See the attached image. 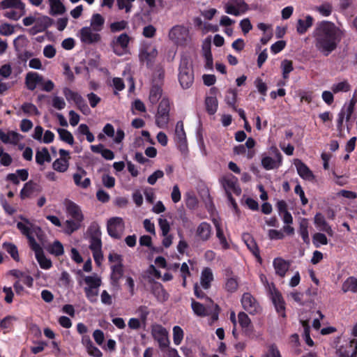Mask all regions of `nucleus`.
<instances>
[{
	"label": "nucleus",
	"mask_w": 357,
	"mask_h": 357,
	"mask_svg": "<svg viewBox=\"0 0 357 357\" xmlns=\"http://www.w3.org/2000/svg\"><path fill=\"white\" fill-rule=\"evenodd\" d=\"M312 36L316 50L328 56L338 47L344 36V30L332 22L322 21L317 24Z\"/></svg>",
	"instance_id": "nucleus-1"
},
{
	"label": "nucleus",
	"mask_w": 357,
	"mask_h": 357,
	"mask_svg": "<svg viewBox=\"0 0 357 357\" xmlns=\"http://www.w3.org/2000/svg\"><path fill=\"white\" fill-rule=\"evenodd\" d=\"M21 219L23 222H17V229L27 237L29 246L34 251L36 258L40 268L45 270L50 269L52 266V263L50 259H47L44 255L43 248L33 237V234H38L40 232V229L38 227L34 226L29 220L22 217H21Z\"/></svg>",
	"instance_id": "nucleus-2"
},
{
	"label": "nucleus",
	"mask_w": 357,
	"mask_h": 357,
	"mask_svg": "<svg viewBox=\"0 0 357 357\" xmlns=\"http://www.w3.org/2000/svg\"><path fill=\"white\" fill-rule=\"evenodd\" d=\"M178 81L184 89H189L194 81L192 60L188 55H183L178 68Z\"/></svg>",
	"instance_id": "nucleus-3"
},
{
	"label": "nucleus",
	"mask_w": 357,
	"mask_h": 357,
	"mask_svg": "<svg viewBox=\"0 0 357 357\" xmlns=\"http://www.w3.org/2000/svg\"><path fill=\"white\" fill-rule=\"evenodd\" d=\"M213 273L211 268L208 267L203 268L200 275V284H199L196 283L194 285V293L197 298H205L206 300L212 303V300L206 296L205 293L201 289V288L205 290L208 289L211 286V282L213 281Z\"/></svg>",
	"instance_id": "nucleus-4"
},
{
	"label": "nucleus",
	"mask_w": 357,
	"mask_h": 357,
	"mask_svg": "<svg viewBox=\"0 0 357 357\" xmlns=\"http://www.w3.org/2000/svg\"><path fill=\"white\" fill-rule=\"evenodd\" d=\"M171 102L169 98L163 97L159 103L157 112L155 116V125L162 129L167 128L169 122V112Z\"/></svg>",
	"instance_id": "nucleus-5"
},
{
	"label": "nucleus",
	"mask_w": 357,
	"mask_h": 357,
	"mask_svg": "<svg viewBox=\"0 0 357 357\" xmlns=\"http://www.w3.org/2000/svg\"><path fill=\"white\" fill-rule=\"evenodd\" d=\"M84 281L86 284V287L84 288L86 298L91 303L96 302L99 287L102 283L100 278L98 275L93 274L92 275L86 276L84 278Z\"/></svg>",
	"instance_id": "nucleus-6"
},
{
	"label": "nucleus",
	"mask_w": 357,
	"mask_h": 357,
	"mask_svg": "<svg viewBox=\"0 0 357 357\" xmlns=\"http://www.w3.org/2000/svg\"><path fill=\"white\" fill-rule=\"evenodd\" d=\"M169 38L178 45H185L190 40L189 29L183 25L174 26L169 32Z\"/></svg>",
	"instance_id": "nucleus-7"
},
{
	"label": "nucleus",
	"mask_w": 357,
	"mask_h": 357,
	"mask_svg": "<svg viewBox=\"0 0 357 357\" xmlns=\"http://www.w3.org/2000/svg\"><path fill=\"white\" fill-rule=\"evenodd\" d=\"M108 234L113 238H121L125 230V222L121 217H112L107 222Z\"/></svg>",
	"instance_id": "nucleus-8"
},
{
	"label": "nucleus",
	"mask_w": 357,
	"mask_h": 357,
	"mask_svg": "<svg viewBox=\"0 0 357 357\" xmlns=\"http://www.w3.org/2000/svg\"><path fill=\"white\" fill-rule=\"evenodd\" d=\"M130 40V36L126 33L114 37L110 43L114 53L118 56H123L128 53Z\"/></svg>",
	"instance_id": "nucleus-9"
},
{
	"label": "nucleus",
	"mask_w": 357,
	"mask_h": 357,
	"mask_svg": "<svg viewBox=\"0 0 357 357\" xmlns=\"http://www.w3.org/2000/svg\"><path fill=\"white\" fill-rule=\"evenodd\" d=\"M274 156H270L266 153L261 155V164L263 168L267 171L278 169L282 163V155L279 151L274 149Z\"/></svg>",
	"instance_id": "nucleus-10"
},
{
	"label": "nucleus",
	"mask_w": 357,
	"mask_h": 357,
	"mask_svg": "<svg viewBox=\"0 0 357 357\" xmlns=\"http://www.w3.org/2000/svg\"><path fill=\"white\" fill-rule=\"evenodd\" d=\"M151 335L155 340L158 342L161 349H164L169 347V333L165 328L160 324H153L151 326Z\"/></svg>",
	"instance_id": "nucleus-11"
},
{
	"label": "nucleus",
	"mask_w": 357,
	"mask_h": 357,
	"mask_svg": "<svg viewBox=\"0 0 357 357\" xmlns=\"http://www.w3.org/2000/svg\"><path fill=\"white\" fill-rule=\"evenodd\" d=\"M158 55L156 47L149 43H144L139 48V59L142 63L150 65Z\"/></svg>",
	"instance_id": "nucleus-12"
},
{
	"label": "nucleus",
	"mask_w": 357,
	"mask_h": 357,
	"mask_svg": "<svg viewBox=\"0 0 357 357\" xmlns=\"http://www.w3.org/2000/svg\"><path fill=\"white\" fill-rule=\"evenodd\" d=\"M224 8L226 13L238 16L248 10V5L244 0H228Z\"/></svg>",
	"instance_id": "nucleus-13"
},
{
	"label": "nucleus",
	"mask_w": 357,
	"mask_h": 357,
	"mask_svg": "<svg viewBox=\"0 0 357 357\" xmlns=\"http://www.w3.org/2000/svg\"><path fill=\"white\" fill-rule=\"evenodd\" d=\"M241 304L243 309L250 314H257L261 311L259 303L249 293L243 294L241 298Z\"/></svg>",
	"instance_id": "nucleus-14"
},
{
	"label": "nucleus",
	"mask_w": 357,
	"mask_h": 357,
	"mask_svg": "<svg viewBox=\"0 0 357 357\" xmlns=\"http://www.w3.org/2000/svg\"><path fill=\"white\" fill-rule=\"evenodd\" d=\"M222 185L227 196H229V194L231 195V192L236 195H240L241 193V189L238 185V178L232 174L225 176L222 178Z\"/></svg>",
	"instance_id": "nucleus-15"
},
{
	"label": "nucleus",
	"mask_w": 357,
	"mask_h": 357,
	"mask_svg": "<svg viewBox=\"0 0 357 357\" xmlns=\"http://www.w3.org/2000/svg\"><path fill=\"white\" fill-rule=\"evenodd\" d=\"M98 32V31H93V29L91 27L84 26L80 29L78 36L82 43L91 44L100 40V36Z\"/></svg>",
	"instance_id": "nucleus-16"
},
{
	"label": "nucleus",
	"mask_w": 357,
	"mask_h": 357,
	"mask_svg": "<svg viewBox=\"0 0 357 357\" xmlns=\"http://www.w3.org/2000/svg\"><path fill=\"white\" fill-rule=\"evenodd\" d=\"M340 357H356L357 354V340L352 339L340 346L337 349Z\"/></svg>",
	"instance_id": "nucleus-17"
},
{
	"label": "nucleus",
	"mask_w": 357,
	"mask_h": 357,
	"mask_svg": "<svg viewBox=\"0 0 357 357\" xmlns=\"http://www.w3.org/2000/svg\"><path fill=\"white\" fill-rule=\"evenodd\" d=\"M23 139V136L13 130L3 131L0 129V139L6 144L15 146Z\"/></svg>",
	"instance_id": "nucleus-18"
},
{
	"label": "nucleus",
	"mask_w": 357,
	"mask_h": 357,
	"mask_svg": "<svg viewBox=\"0 0 357 357\" xmlns=\"http://www.w3.org/2000/svg\"><path fill=\"white\" fill-rule=\"evenodd\" d=\"M52 22V19L47 16H42L36 18L35 24L30 29L29 31L33 35L43 32L51 26Z\"/></svg>",
	"instance_id": "nucleus-19"
},
{
	"label": "nucleus",
	"mask_w": 357,
	"mask_h": 357,
	"mask_svg": "<svg viewBox=\"0 0 357 357\" xmlns=\"http://www.w3.org/2000/svg\"><path fill=\"white\" fill-rule=\"evenodd\" d=\"M294 164L298 175L304 180L313 181L314 176L308 167L299 159H294Z\"/></svg>",
	"instance_id": "nucleus-20"
},
{
	"label": "nucleus",
	"mask_w": 357,
	"mask_h": 357,
	"mask_svg": "<svg viewBox=\"0 0 357 357\" xmlns=\"http://www.w3.org/2000/svg\"><path fill=\"white\" fill-rule=\"evenodd\" d=\"M66 212L72 219L82 222L84 215L82 214L80 207L75 203L71 201H67L66 203Z\"/></svg>",
	"instance_id": "nucleus-21"
},
{
	"label": "nucleus",
	"mask_w": 357,
	"mask_h": 357,
	"mask_svg": "<svg viewBox=\"0 0 357 357\" xmlns=\"http://www.w3.org/2000/svg\"><path fill=\"white\" fill-rule=\"evenodd\" d=\"M174 139L178 144L181 149L186 148V135L183 128V123L179 121L176 124Z\"/></svg>",
	"instance_id": "nucleus-22"
},
{
	"label": "nucleus",
	"mask_w": 357,
	"mask_h": 357,
	"mask_svg": "<svg viewBox=\"0 0 357 357\" xmlns=\"http://www.w3.org/2000/svg\"><path fill=\"white\" fill-rule=\"evenodd\" d=\"M86 172L83 169H79L77 172L75 173L73 176L75 184L81 188L86 189L91 185V180L89 178L85 177Z\"/></svg>",
	"instance_id": "nucleus-23"
},
{
	"label": "nucleus",
	"mask_w": 357,
	"mask_h": 357,
	"mask_svg": "<svg viewBox=\"0 0 357 357\" xmlns=\"http://www.w3.org/2000/svg\"><path fill=\"white\" fill-rule=\"evenodd\" d=\"M271 295L272 301L275 305L276 311L282 317H285L284 302L283 301V298H282L280 293L275 289H273V290H271Z\"/></svg>",
	"instance_id": "nucleus-24"
},
{
	"label": "nucleus",
	"mask_w": 357,
	"mask_h": 357,
	"mask_svg": "<svg viewBox=\"0 0 357 357\" xmlns=\"http://www.w3.org/2000/svg\"><path fill=\"white\" fill-rule=\"evenodd\" d=\"M81 342L85 347L89 355L93 357H102V353L93 344L89 335L82 336Z\"/></svg>",
	"instance_id": "nucleus-25"
},
{
	"label": "nucleus",
	"mask_w": 357,
	"mask_h": 357,
	"mask_svg": "<svg viewBox=\"0 0 357 357\" xmlns=\"http://www.w3.org/2000/svg\"><path fill=\"white\" fill-rule=\"evenodd\" d=\"M273 266L275 274L281 278H284L289 268L290 264L281 257H277L273 259Z\"/></svg>",
	"instance_id": "nucleus-26"
},
{
	"label": "nucleus",
	"mask_w": 357,
	"mask_h": 357,
	"mask_svg": "<svg viewBox=\"0 0 357 357\" xmlns=\"http://www.w3.org/2000/svg\"><path fill=\"white\" fill-rule=\"evenodd\" d=\"M314 225L316 227L326 232L328 236H333V231L329 224L326 221L324 216L321 213H317L314 216Z\"/></svg>",
	"instance_id": "nucleus-27"
},
{
	"label": "nucleus",
	"mask_w": 357,
	"mask_h": 357,
	"mask_svg": "<svg viewBox=\"0 0 357 357\" xmlns=\"http://www.w3.org/2000/svg\"><path fill=\"white\" fill-rule=\"evenodd\" d=\"M43 82V77L38 73L30 72L26 75L25 83L28 89L33 91Z\"/></svg>",
	"instance_id": "nucleus-28"
},
{
	"label": "nucleus",
	"mask_w": 357,
	"mask_h": 357,
	"mask_svg": "<svg viewBox=\"0 0 357 357\" xmlns=\"http://www.w3.org/2000/svg\"><path fill=\"white\" fill-rule=\"evenodd\" d=\"M63 92L66 99L73 100L79 108L84 107L86 109H87V105L80 94L68 89H65Z\"/></svg>",
	"instance_id": "nucleus-29"
},
{
	"label": "nucleus",
	"mask_w": 357,
	"mask_h": 357,
	"mask_svg": "<svg viewBox=\"0 0 357 357\" xmlns=\"http://www.w3.org/2000/svg\"><path fill=\"white\" fill-rule=\"evenodd\" d=\"M196 234L200 240L208 241L211 236V225L206 222H201L197 228Z\"/></svg>",
	"instance_id": "nucleus-30"
},
{
	"label": "nucleus",
	"mask_w": 357,
	"mask_h": 357,
	"mask_svg": "<svg viewBox=\"0 0 357 357\" xmlns=\"http://www.w3.org/2000/svg\"><path fill=\"white\" fill-rule=\"evenodd\" d=\"M227 278L225 283V289L227 291L233 293L238 289V281L237 277L233 275L232 272L227 271Z\"/></svg>",
	"instance_id": "nucleus-31"
},
{
	"label": "nucleus",
	"mask_w": 357,
	"mask_h": 357,
	"mask_svg": "<svg viewBox=\"0 0 357 357\" xmlns=\"http://www.w3.org/2000/svg\"><path fill=\"white\" fill-rule=\"evenodd\" d=\"M313 18L307 15L305 20L299 19L297 22L296 31L299 34H304L313 24Z\"/></svg>",
	"instance_id": "nucleus-32"
},
{
	"label": "nucleus",
	"mask_w": 357,
	"mask_h": 357,
	"mask_svg": "<svg viewBox=\"0 0 357 357\" xmlns=\"http://www.w3.org/2000/svg\"><path fill=\"white\" fill-rule=\"evenodd\" d=\"M243 239L251 252L258 258L259 260H261L259 248L252 237L248 234H245L243 236Z\"/></svg>",
	"instance_id": "nucleus-33"
},
{
	"label": "nucleus",
	"mask_w": 357,
	"mask_h": 357,
	"mask_svg": "<svg viewBox=\"0 0 357 357\" xmlns=\"http://www.w3.org/2000/svg\"><path fill=\"white\" fill-rule=\"evenodd\" d=\"M81 222L70 219L67 220L62 225L63 231L67 234H71L81 227Z\"/></svg>",
	"instance_id": "nucleus-34"
},
{
	"label": "nucleus",
	"mask_w": 357,
	"mask_h": 357,
	"mask_svg": "<svg viewBox=\"0 0 357 357\" xmlns=\"http://www.w3.org/2000/svg\"><path fill=\"white\" fill-rule=\"evenodd\" d=\"M238 321L245 332L252 331L251 320L248 314L243 312H241L238 314Z\"/></svg>",
	"instance_id": "nucleus-35"
},
{
	"label": "nucleus",
	"mask_w": 357,
	"mask_h": 357,
	"mask_svg": "<svg viewBox=\"0 0 357 357\" xmlns=\"http://www.w3.org/2000/svg\"><path fill=\"white\" fill-rule=\"evenodd\" d=\"M50 6V14L52 15H62L66 8L61 0H48Z\"/></svg>",
	"instance_id": "nucleus-36"
},
{
	"label": "nucleus",
	"mask_w": 357,
	"mask_h": 357,
	"mask_svg": "<svg viewBox=\"0 0 357 357\" xmlns=\"http://www.w3.org/2000/svg\"><path fill=\"white\" fill-rule=\"evenodd\" d=\"M51 160V155L47 148L44 147L36 151V162L37 164L43 165L45 162H49Z\"/></svg>",
	"instance_id": "nucleus-37"
},
{
	"label": "nucleus",
	"mask_w": 357,
	"mask_h": 357,
	"mask_svg": "<svg viewBox=\"0 0 357 357\" xmlns=\"http://www.w3.org/2000/svg\"><path fill=\"white\" fill-rule=\"evenodd\" d=\"M342 290L344 292L357 293V278L349 277L342 284Z\"/></svg>",
	"instance_id": "nucleus-38"
},
{
	"label": "nucleus",
	"mask_w": 357,
	"mask_h": 357,
	"mask_svg": "<svg viewBox=\"0 0 357 357\" xmlns=\"http://www.w3.org/2000/svg\"><path fill=\"white\" fill-rule=\"evenodd\" d=\"M162 90L160 86L153 85L150 89L149 99L152 105L156 104L162 98Z\"/></svg>",
	"instance_id": "nucleus-39"
},
{
	"label": "nucleus",
	"mask_w": 357,
	"mask_h": 357,
	"mask_svg": "<svg viewBox=\"0 0 357 357\" xmlns=\"http://www.w3.org/2000/svg\"><path fill=\"white\" fill-rule=\"evenodd\" d=\"M68 159L57 158L52 163L53 169L57 172L64 173L68 170Z\"/></svg>",
	"instance_id": "nucleus-40"
},
{
	"label": "nucleus",
	"mask_w": 357,
	"mask_h": 357,
	"mask_svg": "<svg viewBox=\"0 0 357 357\" xmlns=\"http://www.w3.org/2000/svg\"><path fill=\"white\" fill-rule=\"evenodd\" d=\"M153 294L160 301H165L168 299L169 295L160 283H155L153 287Z\"/></svg>",
	"instance_id": "nucleus-41"
},
{
	"label": "nucleus",
	"mask_w": 357,
	"mask_h": 357,
	"mask_svg": "<svg viewBox=\"0 0 357 357\" xmlns=\"http://www.w3.org/2000/svg\"><path fill=\"white\" fill-rule=\"evenodd\" d=\"M105 23V19L100 14H93L91 19V28L95 31H100Z\"/></svg>",
	"instance_id": "nucleus-42"
},
{
	"label": "nucleus",
	"mask_w": 357,
	"mask_h": 357,
	"mask_svg": "<svg viewBox=\"0 0 357 357\" xmlns=\"http://www.w3.org/2000/svg\"><path fill=\"white\" fill-rule=\"evenodd\" d=\"M191 307L195 314L199 317H205L208 314V309L199 302L192 300Z\"/></svg>",
	"instance_id": "nucleus-43"
},
{
	"label": "nucleus",
	"mask_w": 357,
	"mask_h": 357,
	"mask_svg": "<svg viewBox=\"0 0 357 357\" xmlns=\"http://www.w3.org/2000/svg\"><path fill=\"white\" fill-rule=\"evenodd\" d=\"M111 279L114 283H117L123 274V264H113L111 266Z\"/></svg>",
	"instance_id": "nucleus-44"
},
{
	"label": "nucleus",
	"mask_w": 357,
	"mask_h": 357,
	"mask_svg": "<svg viewBox=\"0 0 357 357\" xmlns=\"http://www.w3.org/2000/svg\"><path fill=\"white\" fill-rule=\"evenodd\" d=\"M3 8H18L24 10L25 5L21 0H3L1 3Z\"/></svg>",
	"instance_id": "nucleus-45"
},
{
	"label": "nucleus",
	"mask_w": 357,
	"mask_h": 357,
	"mask_svg": "<svg viewBox=\"0 0 357 357\" xmlns=\"http://www.w3.org/2000/svg\"><path fill=\"white\" fill-rule=\"evenodd\" d=\"M331 91L333 93L340 92H347L351 89V85L347 80H344L337 83H334L331 86Z\"/></svg>",
	"instance_id": "nucleus-46"
},
{
	"label": "nucleus",
	"mask_w": 357,
	"mask_h": 357,
	"mask_svg": "<svg viewBox=\"0 0 357 357\" xmlns=\"http://www.w3.org/2000/svg\"><path fill=\"white\" fill-rule=\"evenodd\" d=\"M206 110L210 114H214L218 109V103L215 97H207L205 100Z\"/></svg>",
	"instance_id": "nucleus-47"
},
{
	"label": "nucleus",
	"mask_w": 357,
	"mask_h": 357,
	"mask_svg": "<svg viewBox=\"0 0 357 357\" xmlns=\"http://www.w3.org/2000/svg\"><path fill=\"white\" fill-rule=\"evenodd\" d=\"M34 190L35 184L33 182L29 181L26 183L20 191L21 199H24L27 197H29L34 192Z\"/></svg>",
	"instance_id": "nucleus-48"
},
{
	"label": "nucleus",
	"mask_w": 357,
	"mask_h": 357,
	"mask_svg": "<svg viewBox=\"0 0 357 357\" xmlns=\"http://www.w3.org/2000/svg\"><path fill=\"white\" fill-rule=\"evenodd\" d=\"M312 241L316 248H319L321 245H326L328 243L326 236L321 232L316 233L313 235Z\"/></svg>",
	"instance_id": "nucleus-49"
},
{
	"label": "nucleus",
	"mask_w": 357,
	"mask_h": 357,
	"mask_svg": "<svg viewBox=\"0 0 357 357\" xmlns=\"http://www.w3.org/2000/svg\"><path fill=\"white\" fill-rule=\"evenodd\" d=\"M3 248L10 255L11 257L15 260L19 261V255L17 247L10 243H4Z\"/></svg>",
	"instance_id": "nucleus-50"
},
{
	"label": "nucleus",
	"mask_w": 357,
	"mask_h": 357,
	"mask_svg": "<svg viewBox=\"0 0 357 357\" xmlns=\"http://www.w3.org/2000/svg\"><path fill=\"white\" fill-rule=\"evenodd\" d=\"M25 14V9L20 10L18 8H13L4 13L3 15L7 18L13 20H18L22 15Z\"/></svg>",
	"instance_id": "nucleus-51"
},
{
	"label": "nucleus",
	"mask_w": 357,
	"mask_h": 357,
	"mask_svg": "<svg viewBox=\"0 0 357 357\" xmlns=\"http://www.w3.org/2000/svg\"><path fill=\"white\" fill-rule=\"evenodd\" d=\"M57 132L59 135L60 139L62 141H63L70 145L74 143L73 136L69 131H68L66 129L58 128Z\"/></svg>",
	"instance_id": "nucleus-52"
},
{
	"label": "nucleus",
	"mask_w": 357,
	"mask_h": 357,
	"mask_svg": "<svg viewBox=\"0 0 357 357\" xmlns=\"http://www.w3.org/2000/svg\"><path fill=\"white\" fill-rule=\"evenodd\" d=\"M183 336H184V333H183V329L178 326H174V328H173V340H174V343L176 345H179L181 343V342L183 339Z\"/></svg>",
	"instance_id": "nucleus-53"
},
{
	"label": "nucleus",
	"mask_w": 357,
	"mask_h": 357,
	"mask_svg": "<svg viewBox=\"0 0 357 357\" xmlns=\"http://www.w3.org/2000/svg\"><path fill=\"white\" fill-rule=\"evenodd\" d=\"M281 68L283 78L287 79L289 73L294 70L292 61L287 59L284 60L281 63Z\"/></svg>",
	"instance_id": "nucleus-54"
},
{
	"label": "nucleus",
	"mask_w": 357,
	"mask_h": 357,
	"mask_svg": "<svg viewBox=\"0 0 357 357\" xmlns=\"http://www.w3.org/2000/svg\"><path fill=\"white\" fill-rule=\"evenodd\" d=\"M49 252L55 256H61L63 254V245L59 241H56L50 246Z\"/></svg>",
	"instance_id": "nucleus-55"
},
{
	"label": "nucleus",
	"mask_w": 357,
	"mask_h": 357,
	"mask_svg": "<svg viewBox=\"0 0 357 357\" xmlns=\"http://www.w3.org/2000/svg\"><path fill=\"white\" fill-rule=\"evenodd\" d=\"M13 162L10 155L5 152L3 148L0 147V165L4 167L10 166Z\"/></svg>",
	"instance_id": "nucleus-56"
},
{
	"label": "nucleus",
	"mask_w": 357,
	"mask_h": 357,
	"mask_svg": "<svg viewBox=\"0 0 357 357\" xmlns=\"http://www.w3.org/2000/svg\"><path fill=\"white\" fill-rule=\"evenodd\" d=\"M23 112L28 115H39V112L37 107L32 103L26 102L21 107Z\"/></svg>",
	"instance_id": "nucleus-57"
},
{
	"label": "nucleus",
	"mask_w": 357,
	"mask_h": 357,
	"mask_svg": "<svg viewBox=\"0 0 357 357\" xmlns=\"http://www.w3.org/2000/svg\"><path fill=\"white\" fill-rule=\"evenodd\" d=\"M127 21L121 20L113 22L110 24V30L112 32H118L126 29L128 27Z\"/></svg>",
	"instance_id": "nucleus-58"
},
{
	"label": "nucleus",
	"mask_w": 357,
	"mask_h": 357,
	"mask_svg": "<svg viewBox=\"0 0 357 357\" xmlns=\"http://www.w3.org/2000/svg\"><path fill=\"white\" fill-rule=\"evenodd\" d=\"M158 225L162 231V235H166L169 234L170 230V225L167 219L160 218L158 219Z\"/></svg>",
	"instance_id": "nucleus-59"
},
{
	"label": "nucleus",
	"mask_w": 357,
	"mask_h": 357,
	"mask_svg": "<svg viewBox=\"0 0 357 357\" xmlns=\"http://www.w3.org/2000/svg\"><path fill=\"white\" fill-rule=\"evenodd\" d=\"M135 0H117V6L120 10L125 9L126 13H129L132 8V4Z\"/></svg>",
	"instance_id": "nucleus-60"
},
{
	"label": "nucleus",
	"mask_w": 357,
	"mask_h": 357,
	"mask_svg": "<svg viewBox=\"0 0 357 357\" xmlns=\"http://www.w3.org/2000/svg\"><path fill=\"white\" fill-rule=\"evenodd\" d=\"M163 176L164 172L162 170H156L148 177L147 181L150 185H154L158 179L162 178Z\"/></svg>",
	"instance_id": "nucleus-61"
},
{
	"label": "nucleus",
	"mask_w": 357,
	"mask_h": 357,
	"mask_svg": "<svg viewBox=\"0 0 357 357\" xmlns=\"http://www.w3.org/2000/svg\"><path fill=\"white\" fill-rule=\"evenodd\" d=\"M268 236L271 240H280L284 238V234L282 230L270 229Z\"/></svg>",
	"instance_id": "nucleus-62"
},
{
	"label": "nucleus",
	"mask_w": 357,
	"mask_h": 357,
	"mask_svg": "<svg viewBox=\"0 0 357 357\" xmlns=\"http://www.w3.org/2000/svg\"><path fill=\"white\" fill-rule=\"evenodd\" d=\"M255 85L256 88L257 89L258 91L265 96L266 94L267 91V86L265 82H263V80L258 77L255 80Z\"/></svg>",
	"instance_id": "nucleus-63"
},
{
	"label": "nucleus",
	"mask_w": 357,
	"mask_h": 357,
	"mask_svg": "<svg viewBox=\"0 0 357 357\" xmlns=\"http://www.w3.org/2000/svg\"><path fill=\"white\" fill-rule=\"evenodd\" d=\"M156 29L151 24L145 26L143 29L142 35L145 38H151L155 36Z\"/></svg>",
	"instance_id": "nucleus-64"
}]
</instances>
